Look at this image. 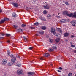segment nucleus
Returning a JSON list of instances; mask_svg holds the SVG:
<instances>
[{"label":"nucleus","instance_id":"1","mask_svg":"<svg viewBox=\"0 0 76 76\" xmlns=\"http://www.w3.org/2000/svg\"><path fill=\"white\" fill-rule=\"evenodd\" d=\"M67 16H69V17H72V18H76V12H74L73 14V13H71L70 14L68 13L67 15Z\"/></svg>","mask_w":76,"mask_h":76},{"label":"nucleus","instance_id":"2","mask_svg":"<svg viewBox=\"0 0 76 76\" xmlns=\"http://www.w3.org/2000/svg\"><path fill=\"white\" fill-rule=\"evenodd\" d=\"M4 19H2L1 20V21H0V23H4L5 21H7V20H9V19L7 18H4Z\"/></svg>","mask_w":76,"mask_h":76},{"label":"nucleus","instance_id":"3","mask_svg":"<svg viewBox=\"0 0 76 76\" xmlns=\"http://www.w3.org/2000/svg\"><path fill=\"white\" fill-rule=\"evenodd\" d=\"M15 63V60L14 61L13 60H11V62H9L8 63V66H11L13 65V63Z\"/></svg>","mask_w":76,"mask_h":76},{"label":"nucleus","instance_id":"4","mask_svg":"<svg viewBox=\"0 0 76 76\" xmlns=\"http://www.w3.org/2000/svg\"><path fill=\"white\" fill-rule=\"evenodd\" d=\"M11 4L12 5L14 6L15 7H18V3L16 2H12L11 3Z\"/></svg>","mask_w":76,"mask_h":76},{"label":"nucleus","instance_id":"5","mask_svg":"<svg viewBox=\"0 0 76 76\" xmlns=\"http://www.w3.org/2000/svg\"><path fill=\"white\" fill-rule=\"evenodd\" d=\"M43 7L45 9H49L50 8L49 5L48 4L43 5Z\"/></svg>","mask_w":76,"mask_h":76},{"label":"nucleus","instance_id":"6","mask_svg":"<svg viewBox=\"0 0 76 76\" xmlns=\"http://www.w3.org/2000/svg\"><path fill=\"white\" fill-rule=\"evenodd\" d=\"M71 23L72 24V25H73V26H75V27H76V25H75V24H76V21H72L71 22Z\"/></svg>","mask_w":76,"mask_h":76},{"label":"nucleus","instance_id":"7","mask_svg":"<svg viewBox=\"0 0 76 76\" xmlns=\"http://www.w3.org/2000/svg\"><path fill=\"white\" fill-rule=\"evenodd\" d=\"M17 73L18 75H20V74H22V71L20 69H19L17 70Z\"/></svg>","mask_w":76,"mask_h":76},{"label":"nucleus","instance_id":"8","mask_svg":"<svg viewBox=\"0 0 76 76\" xmlns=\"http://www.w3.org/2000/svg\"><path fill=\"white\" fill-rule=\"evenodd\" d=\"M2 63L3 64H6L7 63V60H6L4 59L2 60Z\"/></svg>","mask_w":76,"mask_h":76},{"label":"nucleus","instance_id":"9","mask_svg":"<svg viewBox=\"0 0 76 76\" xmlns=\"http://www.w3.org/2000/svg\"><path fill=\"white\" fill-rule=\"evenodd\" d=\"M10 57H13V58H12L11 60H13L14 61L15 60V61L16 60V57H15V56H13V55H11L10 56Z\"/></svg>","mask_w":76,"mask_h":76},{"label":"nucleus","instance_id":"10","mask_svg":"<svg viewBox=\"0 0 76 76\" xmlns=\"http://www.w3.org/2000/svg\"><path fill=\"white\" fill-rule=\"evenodd\" d=\"M68 13L69 12L67 11H64L63 12V15H66V16H67V15Z\"/></svg>","mask_w":76,"mask_h":76},{"label":"nucleus","instance_id":"11","mask_svg":"<svg viewBox=\"0 0 76 76\" xmlns=\"http://www.w3.org/2000/svg\"><path fill=\"white\" fill-rule=\"evenodd\" d=\"M39 18L40 19H41L43 21H46V20L45 19V18L42 16H40L39 17Z\"/></svg>","mask_w":76,"mask_h":76},{"label":"nucleus","instance_id":"12","mask_svg":"<svg viewBox=\"0 0 76 76\" xmlns=\"http://www.w3.org/2000/svg\"><path fill=\"white\" fill-rule=\"evenodd\" d=\"M28 75H34L35 74V73L34 72H29L27 73Z\"/></svg>","mask_w":76,"mask_h":76},{"label":"nucleus","instance_id":"13","mask_svg":"<svg viewBox=\"0 0 76 76\" xmlns=\"http://www.w3.org/2000/svg\"><path fill=\"white\" fill-rule=\"evenodd\" d=\"M51 33H53V35H55V36H57V37H58V34H56V32L53 31H51Z\"/></svg>","mask_w":76,"mask_h":76},{"label":"nucleus","instance_id":"14","mask_svg":"<svg viewBox=\"0 0 76 76\" xmlns=\"http://www.w3.org/2000/svg\"><path fill=\"white\" fill-rule=\"evenodd\" d=\"M60 22L61 23H65V20L64 19H62L61 20Z\"/></svg>","mask_w":76,"mask_h":76},{"label":"nucleus","instance_id":"15","mask_svg":"<svg viewBox=\"0 0 76 76\" xmlns=\"http://www.w3.org/2000/svg\"><path fill=\"white\" fill-rule=\"evenodd\" d=\"M47 18L48 19H50L51 18V16L50 15H47Z\"/></svg>","mask_w":76,"mask_h":76},{"label":"nucleus","instance_id":"16","mask_svg":"<svg viewBox=\"0 0 76 76\" xmlns=\"http://www.w3.org/2000/svg\"><path fill=\"white\" fill-rule=\"evenodd\" d=\"M16 65L18 67H20L21 66V64L18 62L16 63Z\"/></svg>","mask_w":76,"mask_h":76},{"label":"nucleus","instance_id":"17","mask_svg":"<svg viewBox=\"0 0 76 76\" xmlns=\"http://www.w3.org/2000/svg\"><path fill=\"white\" fill-rule=\"evenodd\" d=\"M38 33L40 35H43L44 32V31H38Z\"/></svg>","mask_w":76,"mask_h":76},{"label":"nucleus","instance_id":"18","mask_svg":"<svg viewBox=\"0 0 76 76\" xmlns=\"http://www.w3.org/2000/svg\"><path fill=\"white\" fill-rule=\"evenodd\" d=\"M60 40V38H58L56 39L55 41L57 43H58V42H59Z\"/></svg>","mask_w":76,"mask_h":76},{"label":"nucleus","instance_id":"19","mask_svg":"<svg viewBox=\"0 0 76 76\" xmlns=\"http://www.w3.org/2000/svg\"><path fill=\"white\" fill-rule=\"evenodd\" d=\"M44 56L45 57H48V56H50V54L48 53H46L44 55Z\"/></svg>","mask_w":76,"mask_h":76},{"label":"nucleus","instance_id":"20","mask_svg":"<svg viewBox=\"0 0 76 76\" xmlns=\"http://www.w3.org/2000/svg\"><path fill=\"white\" fill-rule=\"evenodd\" d=\"M69 34L68 33H66L64 34V36L66 37H68L69 36Z\"/></svg>","mask_w":76,"mask_h":76},{"label":"nucleus","instance_id":"21","mask_svg":"<svg viewBox=\"0 0 76 76\" xmlns=\"http://www.w3.org/2000/svg\"><path fill=\"white\" fill-rule=\"evenodd\" d=\"M31 1L33 4H37V1L32 0Z\"/></svg>","mask_w":76,"mask_h":76},{"label":"nucleus","instance_id":"22","mask_svg":"<svg viewBox=\"0 0 76 76\" xmlns=\"http://www.w3.org/2000/svg\"><path fill=\"white\" fill-rule=\"evenodd\" d=\"M12 17H14V18H16V14L15 13H13V14H12Z\"/></svg>","mask_w":76,"mask_h":76},{"label":"nucleus","instance_id":"23","mask_svg":"<svg viewBox=\"0 0 76 76\" xmlns=\"http://www.w3.org/2000/svg\"><path fill=\"white\" fill-rule=\"evenodd\" d=\"M18 31L19 32H23V30L20 28L18 29Z\"/></svg>","mask_w":76,"mask_h":76},{"label":"nucleus","instance_id":"24","mask_svg":"<svg viewBox=\"0 0 76 76\" xmlns=\"http://www.w3.org/2000/svg\"><path fill=\"white\" fill-rule=\"evenodd\" d=\"M58 32H59L60 33H61V34H62L63 33L62 31V30L61 29H58Z\"/></svg>","mask_w":76,"mask_h":76},{"label":"nucleus","instance_id":"25","mask_svg":"<svg viewBox=\"0 0 76 76\" xmlns=\"http://www.w3.org/2000/svg\"><path fill=\"white\" fill-rule=\"evenodd\" d=\"M64 20L65 22H69L70 21V19H64Z\"/></svg>","mask_w":76,"mask_h":76},{"label":"nucleus","instance_id":"26","mask_svg":"<svg viewBox=\"0 0 76 76\" xmlns=\"http://www.w3.org/2000/svg\"><path fill=\"white\" fill-rule=\"evenodd\" d=\"M46 28V27L45 26H42L41 27V29H43V30H45Z\"/></svg>","mask_w":76,"mask_h":76},{"label":"nucleus","instance_id":"27","mask_svg":"<svg viewBox=\"0 0 76 76\" xmlns=\"http://www.w3.org/2000/svg\"><path fill=\"white\" fill-rule=\"evenodd\" d=\"M7 53V56H10V52L9 51Z\"/></svg>","mask_w":76,"mask_h":76},{"label":"nucleus","instance_id":"28","mask_svg":"<svg viewBox=\"0 0 76 76\" xmlns=\"http://www.w3.org/2000/svg\"><path fill=\"white\" fill-rule=\"evenodd\" d=\"M51 31H53V32H55L56 31V29L53 28H51Z\"/></svg>","mask_w":76,"mask_h":76},{"label":"nucleus","instance_id":"29","mask_svg":"<svg viewBox=\"0 0 76 76\" xmlns=\"http://www.w3.org/2000/svg\"><path fill=\"white\" fill-rule=\"evenodd\" d=\"M39 23L38 22H37L34 23V25H36V26H37L38 25H39Z\"/></svg>","mask_w":76,"mask_h":76},{"label":"nucleus","instance_id":"30","mask_svg":"<svg viewBox=\"0 0 76 76\" xmlns=\"http://www.w3.org/2000/svg\"><path fill=\"white\" fill-rule=\"evenodd\" d=\"M48 51H53L54 50L53 49H49L48 50Z\"/></svg>","mask_w":76,"mask_h":76},{"label":"nucleus","instance_id":"31","mask_svg":"<svg viewBox=\"0 0 76 76\" xmlns=\"http://www.w3.org/2000/svg\"><path fill=\"white\" fill-rule=\"evenodd\" d=\"M68 76H72V73L70 72L68 74Z\"/></svg>","mask_w":76,"mask_h":76},{"label":"nucleus","instance_id":"32","mask_svg":"<svg viewBox=\"0 0 76 76\" xmlns=\"http://www.w3.org/2000/svg\"><path fill=\"white\" fill-rule=\"evenodd\" d=\"M22 27H23V28H24V27L26 26V25L24 24H23L21 25Z\"/></svg>","mask_w":76,"mask_h":76},{"label":"nucleus","instance_id":"33","mask_svg":"<svg viewBox=\"0 0 76 76\" xmlns=\"http://www.w3.org/2000/svg\"><path fill=\"white\" fill-rule=\"evenodd\" d=\"M58 38H61V35H60V34L58 33Z\"/></svg>","mask_w":76,"mask_h":76},{"label":"nucleus","instance_id":"34","mask_svg":"<svg viewBox=\"0 0 76 76\" xmlns=\"http://www.w3.org/2000/svg\"><path fill=\"white\" fill-rule=\"evenodd\" d=\"M52 48L53 49H54V50H57V47H55L54 46H53L52 47Z\"/></svg>","mask_w":76,"mask_h":76},{"label":"nucleus","instance_id":"35","mask_svg":"<svg viewBox=\"0 0 76 76\" xmlns=\"http://www.w3.org/2000/svg\"><path fill=\"white\" fill-rule=\"evenodd\" d=\"M6 35L7 37H9V36H10L11 37V35L10 34H6Z\"/></svg>","mask_w":76,"mask_h":76},{"label":"nucleus","instance_id":"36","mask_svg":"<svg viewBox=\"0 0 76 76\" xmlns=\"http://www.w3.org/2000/svg\"><path fill=\"white\" fill-rule=\"evenodd\" d=\"M71 47L72 48H75V46L73 45H72Z\"/></svg>","mask_w":76,"mask_h":76},{"label":"nucleus","instance_id":"37","mask_svg":"<svg viewBox=\"0 0 76 76\" xmlns=\"http://www.w3.org/2000/svg\"><path fill=\"white\" fill-rule=\"evenodd\" d=\"M44 14H47V11L45 10L43 11Z\"/></svg>","mask_w":76,"mask_h":76},{"label":"nucleus","instance_id":"38","mask_svg":"<svg viewBox=\"0 0 76 76\" xmlns=\"http://www.w3.org/2000/svg\"><path fill=\"white\" fill-rule=\"evenodd\" d=\"M65 3L66 5H67V6L69 5V3L68 2H65Z\"/></svg>","mask_w":76,"mask_h":76},{"label":"nucleus","instance_id":"39","mask_svg":"<svg viewBox=\"0 0 76 76\" xmlns=\"http://www.w3.org/2000/svg\"><path fill=\"white\" fill-rule=\"evenodd\" d=\"M23 38L25 40H26V41H27V40L26 39H27V38H26V37H25V36H23Z\"/></svg>","mask_w":76,"mask_h":76},{"label":"nucleus","instance_id":"40","mask_svg":"<svg viewBox=\"0 0 76 76\" xmlns=\"http://www.w3.org/2000/svg\"><path fill=\"white\" fill-rule=\"evenodd\" d=\"M13 26H14V28H15V29H16V28H18V27L17 26H16L15 25H14Z\"/></svg>","mask_w":76,"mask_h":76},{"label":"nucleus","instance_id":"41","mask_svg":"<svg viewBox=\"0 0 76 76\" xmlns=\"http://www.w3.org/2000/svg\"><path fill=\"white\" fill-rule=\"evenodd\" d=\"M30 28H31V29H35V27H30Z\"/></svg>","mask_w":76,"mask_h":76},{"label":"nucleus","instance_id":"42","mask_svg":"<svg viewBox=\"0 0 76 76\" xmlns=\"http://www.w3.org/2000/svg\"><path fill=\"white\" fill-rule=\"evenodd\" d=\"M58 69H59V70H62L63 68H61V67H60L58 68Z\"/></svg>","mask_w":76,"mask_h":76},{"label":"nucleus","instance_id":"43","mask_svg":"<svg viewBox=\"0 0 76 76\" xmlns=\"http://www.w3.org/2000/svg\"><path fill=\"white\" fill-rule=\"evenodd\" d=\"M32 48H33L32 47H30L29 48V49L30 50H32Z\"/></svg>","mask_w":76,"mask_h":76},{"label":"nucleus","instance_id":"44","mask_svg":"<svg viewBox=\"0 0 76 76\" xmlns=\"http://www.w3.org/2000/svg\"><path fill=\"white\" fill-rule=\"evenodd\" d=\"M71 37V38H74V37H75V36L73 35H72Z\"/></svg>","mask_w":76,"mask_h":76},{"label":"nucleus","instance_id":"45","mask_svg":"<svg viewBox=\"0 0 76 76\" xmlns=\"http://www.w3.org/2000/svg\"><path fill=\"white\" fill-rule=\"evenodd\" d=\"M7 42H8V43H10V41L9 40H8L7 41Z\"/></svg>","mask_w":76,"mask_h":76},{"label":"nucleus","instance_id":"46","mask_svg":"<svg viewBox=\"0 0 76 76\" xmlns=\"http://www.w3.org/2000/svg\"><path fill=\"white\" fill-rule=\"evenodd\" d=\"M49 40H50V42H52V41H51V39L50 38Z\"/></svg>","mask_w":76,"mask_h":76},{"label":"nucleus","instance_id":"47","mask_svg":"<svg viewBox=\"0 0 76 76\" xmlns=\"http://www.w3.org/2000/svg\"><path fill=\"white\" fill-rule=\"evenodd\" d=\"M2 12V10L0 9V13Z\"/></svg>","mask_w":76,"mask_h":76},{"label":"nucleus","instance_id":"48","mask_svg":"<svg viewBox=\"0 0 76 76\" xmlns=\"http://www.w3.org/2000/svg\"><path fill=\"white\" fill-rule=\"evenodd\" d=\"M57 71H58V72H61V71H59L58 69L57 70Z\"/></svg>","mask_w":76,"mask_h":76},{"label":"nucleus","instance_id":"49","mask_svg":"<svg viewBox=\"0 0 76 76\" xmlns=\"http://www.w3.org/2000/svg\"><path fill=\"white\" fill-rule=\"evenodd\" d=\"M40 60H44V59H43L42 58V57H41V58H40Z\"/></svg>","mask_w":76,"mask_h":76},{"label":"nucleus","instance_id":"50","mask_svg":"<svg viewBox=\"0 0 76 76\" xmlns=\"http://www.w3.org/2000/svg\"><path fill=\"white\" fill-rule=\"evenodd\" d=\"M16 57H18V56H19V55H16Z\"/></svg>","mask_w":76,"mask_h":76},{"label":"nucleus","instance_id":"51","mask_svg":"<svg viewBox=\"0 0 76 76\" xmlns=\"http://www.w3.org/2000/svg\"><path fill=\"white\" fill-rule=\"evenodd\" d=\"M36 36H38V34H36Z\"/></svg>","mask_w":76,"mask_h":76},{"label":"nucleus","instance_id":"52","mask_svg":"<svg viewBox=\"0 0 76 76\" xmlns=\"http://www.w3.org/2000/svg\"><path fill=\"white\" fill-rule=\"evenodd\" d=\"M18 58H20V56L18 55V56L17 57Z\"/></svg>","mask_w":76,"mask_h":76},{"label":"nucleus","instance_id":"53","mask_svg":"<svg viewBox=\"0 0 76 76\" xmlns=\"http://www.w3.org/2000/svg\"><path fill=\"white\" fill-rule=\"evenodd\" d=\"M56 17L57 18H60V17L59 16H57Z\"/></svg>","mask_w":76,"mask_h":76},{"label":"nucleus","instance_id":"54","mask_svg":"<svg viewBox=\"0 0 76 76\" xmlns=\"http://www.w3.org/2000/svg\"><path fill=\"white\" fill-rule=\"evenodd\" d=\"M2 35V36H4L5 34H4L3 33Z\"/></svg>","mask_w":76,"mask_h":76},{"label":"nucleus","instance_id":"55","mask_svg":"<svg viewBox=\"0 0 76 76\" xmlns=\"http://www.w3.org/2000/svg\"><path fill=\"white\" fill-rule=\"evenodd\" d=\"M1 38H3V37H0V39H1Z\"/></svg>","mask_w":76,"mask_h":76},{"label":"nucleus","instance_id":"56","mask_svg":"<svg viewBox=\"0 0 76 76\" xmlns=\"http://www.w3.org/2000/svg\"><path fill=\"white\" fill-rule=\"evenodd\" d=\"M74 51H75V53H76V50H75Z\"/></svg>","mask_w":76,"mask_h":76},{"label":"nucleus","instance_id":"57","mask_svg":"<svg viewBox=\"0 0 76 76\" xmlns=\"http://www.w3.org/2000/svg\"><path fill=\"white\" fill-rule=\"evenodd\" d=\"M2 35V34H1V35H0V37H1Z\"/></svg>","mask_w":76,"mask_h":76},{"label":"nucleus","instance_id":"58","mask_svg":"<svg viewBox=\"0 0 76 76\" xmlns=\"http://www.w3.org/2000/svg\"><path fill=\"white\" fill-rule=\"evenodd\" d=\"M51 66H53V64H50Z\"/></svg>","mask_w":76,"mask_h":76},{"label":"nucleus","instance_id":"59","mask_svg":"<svg viewBox=\"0 0 76 76\" xmlns=\"http://www.w3.org/2000/svg\"><path fill=\"white\" fill-rule=\"evenodd\" d=\"M0 42H1V43L2 42H1V41H0Z\"/></svg>","mask_w":76,"mask_h":76},{"label":"nucleus","instance_id":"60","mask_svg":"<svg viewBox=\"0 0 76 76\" xmlns=\"http://www.w3.org/2000/svg\"><path fill=\"white\" fill-rule=\"evenodd\" d=\"M28 76H33L31 75H28Z\"/></svg>","mask_w":76,"mask_h":76},{"label":"nucleus","instance_id":"61","mask_svg":"<svg viewBox=\"0 0 76 76\" xmlns=\"http://www.w3.org/2000/svg\"><path fill=\"white\" fill-rule=\"evenodd\" d=\"M70 44H72V42H70Z\"/></svg>","mask_w":76,"mask_h":76},{"label":"nucleus","instance_id":"62","mask_svg":"<svg viewBox=\"0 0 76 76\" xmlns=\"http://www.w3.org/2000/svg\"><path fill=\"white\" fill-rule=\"evenodd\" d=\"M58 15H59L60 14V13H58Z\"/></svg>","mask_w":76,"mask_h":76},{"label":"nucleus","instance_id":"63","mask_svg":"<svg viewBox=\"0 0 76 76\" xmlns=\"http://www.w3.org/2000/svg\"><path fill=\"white\" fill-rule=\"evenodd\" d=\"M55 14H53V16H55Z\"/></svg>","mask_w":76,"mask_h":76},{"label":"nucleus","instance_id":"64","mask_svg":"<svg viewBox=\"0 0 76 76\" xmlns=\"http://www.w3.org/2000/svg\"><path fill=\"white\" fill-rule=\"evenodd\" d=\"M75 76H76V75H75Z\"/></svg>","mask_w":76,"mask_h":76}]
</instances>
